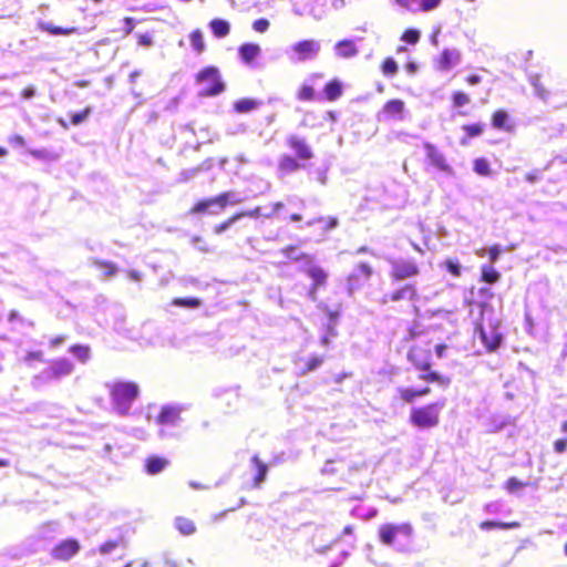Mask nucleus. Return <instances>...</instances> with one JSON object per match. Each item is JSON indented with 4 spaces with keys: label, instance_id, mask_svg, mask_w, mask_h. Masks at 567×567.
I'll return each instance as SVG.
<instances>
[{
    "label": "nucleus",
    "instance_id": "c03bdc74",
    "mask_svg": "<svg viewBox=\"0 0 567 567\" xmlns=\"http://www.w3.org/2000/svg\"><path fill=\"white\" fill-rule=\"evenodd\" d=\"M420 31L416 29H408L401 37V40L409 44H416L420 40Z\"/></svg>",
    "mask_w": 567,
    "mask_h": 567
},
{
    "label": "nucleus",
    "instance_id": "7c9ffc66",
    "mask_svg": "<svg viewBox=\"0 0 567 567\" xmlns=\"http://www.w3.org/2000/svg\"><path fill=\"white\" fill-rule=\"evenodd\" d=\"M175 526L183 535H192L196 530L194 523L185 517H177Z\"/></svg>",
    "mask_w": 567,
    "mask_h": 567
},
{
    "label": "nucleus",
    "instance_id": "37998d69",
    "mask_svg": "<svg viewBox=\"0 0 567 567\" xmlns=\"http://www.w3.org/2000/svg\"><path fill=\"white\" fill-rule=\"evenodd\" d=\"M382 72L385 76H393L398 72V64L392 58H388L382 64Z\"/></svg>",
    "mask_w": 567,
    "mask_h": 567
},
{
    "label": "nucleus",
    "instance_id": "412c9836",
    "mask_svg": "<svg viewBox=\"0 0 567 567\" xmlns=\"http://www.w3.org/2000/svg\"><path fill=\"white\" fill-rule=\"evenodd\" d=\"M305 272L312 279V286L320 288L326 285L328 274L321 267L312 265V261L308 264Z\"/></svg>",
    "mask_w": 567,
    "mask_h": 567
},
{
    "label": "nucleus",
    "instance_id": "0eeeda50",
    "mask_svg": "<svg viewBox=\"0 0 567 567\" xmlns=\"http://www.w3.org/2000/svg\"><path fill=\"white\" fill-rule=\"evenodd\" d=\"M445 406V400L415 408L411 411V423L420 429H430L439 424L440 412Z\"/></svg>",
    "mask_w": 567,
    "mask_h": 567
},
{
    "label": "nucleus",
    "instance_id": "de8ad7c7",
    "mask_svg": "<svg viewBox=\"0 0 567 567\" xmlns=\"http://www.w3.org/2000/svg\"><path fill=\"white\" fill-rule=\"evenodd\" d=\"M240 219V216H237V215H234L233 217H230L229 219H227L226 221L217 225L215 227V233L217 235H220L223 234L224 231H226L227 229H229L236 221H238Z\"/></svg>",
    "mask_w": 567,
    "mask_h": 567
},
{
    "label": "nucleus",
    "instance_id": "4be33fe9",
    "mask_svg": "<svg viewBox=\"0 0 567 567\" xmlns=\"http://www.w3.org/2000/svg\"><path fill=\"white\" fill-rule=\"evenodd\" d=\"M529 83L534 89V94L545 103H549L550 92L545 89L540 82L539 74H529Z\"/></svg>",
    "mask_w": 567,
    "mask_h": 567
},
{
    "label": "nucleus",
    "instance_id": "69168bd1",
    "mask_svg": "<svg viewBox=\"0 0 567 567\" xmlns=\"http://www.w3.org/2000/svg\"><path fill=\"white\" fill-rule=\"evenodd\" d=\"M542 178L539 171L530 172L526 175V181L530 184L538 182Z\"/></svg>",
    "mask_w": 567,
    "mask_h": 567
},
{
    "label": "nucleus",
    "instance_id": "72a5a7b5",
    "mask_svg": "<svg viewBox=\"0 0 567 567\" xmlns=\"http://www.w3.org/2000/svg\"><path fill=\"white\" fill-rule=\"evenodd\" d=\"M29 153L38 158V159H42V161H47V162H53V161H56L58 159V154H55L54 152L52 151H49L47 148H42V150H30Z\"/></svg>",
    "mask_w": 567,
    "mask_h": 567
},
{
    "label": "nucleus",
    "instance_id": "a211bd4d",
    "mask_svg": "<svg viewBox=\"0 0 567 567\" xmlns=\"http://www.w3.org/2000/svg\"><path fill=\"white\" fill-rule=\"evenodd\" d=\"M403 299H408L411 301L417 300V291L414 286L406 285V286L393 291L390 296H384L382 299V303H386L388 300L400 301Z\"/></svg>",
    "mask_w": 567,
    "mask_h": 567
},
{
    "label": "nucleus",
    "instance_id": "680f3d73",
    "mask_svg": "<svg viewBox=\"0 0 567 567\" xmlns=\"http://www.w3.org/2000/svg\"><path fill=\"white\" fill-rule=\"evenodd\" d=\"M491 264H494L497 261L499 255H501V247L498 245L493 246L488 250Z\"/></svg>",
    "mask_w": 567,
    "mask_h": 567
},
{
    "label": "nucleus",
    "instance_id": "338daca9",
    "mask_svg": "<svg viewBox=\"0 0 567 567\" xmlns=\"http://www.w3.org/2000/svg\"><path fill=\"white\" fill-rule=\"evenodd\" d=\"M35 95V87L28 86L22 91V97L25 100H30Z\"/></svg>",
    "mask_w": 567,
    "mask_h": 567
},
{
    "label": "nucleus",
    "instance_id": "aec40b11",
    "mask_svg": "<svg viewBox=\"0 0 567 567\" xmlns=\"http://www.w3.org/2000/svg\"><path fill=\"white\" fill-rule=\"evenodd\" d=\"M333 50L337 56L343 59L353 58L359 53V50L352 40H341L337 42Z\"/></svg>",
    "mask_w": 567,
    "mask_h": 567
},
{
    "label": "nucleus",
    "instance_id": "c9c22d12",
    "mask_svg": "<svg viewBox=\"0 0 567 567\" xmlns=\"http://www.w3.org/2000/svg\"><path fill=\"white\" fill-rule=\"evenodd\" d=\"M94 265L103 272L105 278L113 277L117 271L115 265L112 262L95 260Z\"/></svg>",
    "mask_w": 567,
    "mask_h": 567
},
{
    "label": "nucleus",
    "instance_id": "052dcab7",
    "mask_svg": "<svg viewBox=\"0 0 567 567\" xmlns=\"http://www.w3.org/2000/svg\"><path fill=\"white\" fill-rule=\"evenodd\" d=\"M446 268L454 276H460L461 275V265L458 262H456V261L447 260L446 261Z\"/></svg>",
    "mask_w": 567,
    "mask_h": 567
},
{
    "label": "nucleus",
    "instance_id": "58836bf2",
    "mask_svg": "<svg viewBox=\"0 0 567 567\" xmlns=\"http://www.w3.org/2000/svg\"><path fill=\"white\" fill-rule=\"evenodd\" d=\"M474 172L482 176L491 174L489 163L485 158H476L474 161Z\"/></svg>",
    "mask_w": 567,
    "mask_h": 567
},
{
    "label": "nucleus",
    "instance_id": "f03ea898",
    "mask_svg": "<svg viewBox=\"0 0 567 567\" xmlns=\"http://www.w3.org/2000/svg\"><path fill=\"white\" fill-rule=\"evenodd\" d=\"M74 371V364L66 358L52 360L45 369L33 377L31 383L35 389H40L52 382H58Z\"/></svg>",
    "mask_w": 567,
    "mask_h": 567
},
{
    "label": "nucleus",
    "instance_id": "f257e3e1",
    "mask_svg": "<svg viewBox=\"0 0 567 567\" xmlns=\"http://www.w3.org/2000/svg\"><path fill=\"white\" fill-rule=\"evenodd\" d=\"M413 528L409 523L383 524L379 527L382 544L399 551L406 550L412 540Z\"/></svg>",
    "mask_w": 567,
    "mask_h": 567
},
{
    "label": "nucleus",
    "instance_id": "9d476101",
    "mask_svg": "<svg viewBox=\"0 0 567 567\" xmlns=\"http://www.w3.org/2000/svg\"><path fill=\"white\" fill-rule=\"evenodd\" d=\"M371 276L372 268L365 262H360L347 278L348 295L352 296L357 290L362 288Z\"/></svg>",
    "mask_w": 567,
    "mask_h": 567
},
{
    "label": "nucleus",
    "instance_id": "9b49d317",
    "mask_svg": "<svg viewBox=\"0 0 567 567\" xmlns=\"http://www.w3.org/2000/svg\"><path fill=\"white\" fill-rule=\"evenodd\" d=\"M392 277L396 280H403L414 277L419 274L417 265L410 259H395L391 261Z\"/></svg>",
    "mask_w": 567,
    "mask_h": 567
},
{
    "label": "nucleus",
    "instance_id": "473e14b6",
    "mask_svg": "<svg viewBox=\"0 0 567 567\" xmlns=\"http://www.w3.org/2000/svg\"><path fill=\"white\" fill-rule=\"evenodd\" d=\"M189 39H190V44L196 52H198V53L204 52L205 42H204L203 32L200 30L193 31L190 33Z\"/></svg>",
    "mask_w": 567,
    "mask_h": 567
},
{
    "label": "nucleus",
    "instance_id": "8fccbe9b",
    "mask_svg": "<svg viewBox=\"0 0 567 567\" xmlns=\"http://www.w3.org/2000/svg\"><path fill=\"white\" fill-rule=\"evenodd\" d=\"M322 363H323L322 357H318V355L311 357L307 362V368L303 371V373H308V372L317 370Z\"/></svg>",
    "mask_w": 567,
    "mask_h": 567
},
{
    "label": "nucleus",
    "instance_id": "dca6fc26",
    "mask_svg": "<svg viewBox=\"0 0 567 567\" xmlns=\"http://www.w3.org/2000/svg\"><path fill=\"white\" fill-rule=\"evenodd\" d=\"M287 143L289 147L295 151L296 155L300 159H310L313 157V153L310 146L306 143L305 138L299 137L297 135H291L288 137Z\"/></svg>",
    "mask_w": 567,
    "mask_h": 567
},
{
    "label": "nucleus",
    "instance_id": "6e6d98bb",
    "mask_svg": "<svg viewBox=\"0 0 567 567\" xmlns=\"http://www.w3.org/2000/svg\"><path fill=\"white\" fill-rule=\"evenodd\" d=\"M269 25H270L269 21L267 19L261 18V19L256 20L252 23V29L256 32L264 33L269 29Z\"/></svg>",
    "mask_w": 567,
    "mask_h": 567
},
{
    "label": "nucleus",
    "instance_id": "f704fd0d",
    "mask_svg": "<svg viewBox=\"0 0 567 567\" xmlns=\"http://www.w3.org/2000/svg\"><path fill=\"white\" fill-rule=\"evenodd\" d=\"M40 28H41V30L47 31L54 35H66V34H71L72 32H74V29H63L61 27H54L49 22H41Z\"/></svg>",
    "mask_w": 567,
    "mask_h": 567
},
{
    "label": "nucleus",
    "instance_id": "0e129e2a",
    "mask_svg": "<svg viewBox=\"0 0 567 567\" xmlns=\"http://www.w3.org/2000/svg\"><path fill=\"white\" fill-rule=\"evenodd\" d=\"M64 341H65V337L64 336H58V337H54V338L50 339L49 344H50V347L52 349H56L61 344H63Z\"/></svg>",
    "mask_w": 567,
    "mask_h": 567
},
{
    "label": "nucleus",
    "instance_id": "ea45409f",
    "mask_svg": "<svg viewBox=\"0 0 567 567\" xmlns=\"http://www.w3.org/2000/svg\"><path fill=\"white\" fill-rule=\"evenodd\" d=\"M173 305L177 307L198 308L202 301L197 298H175Z\"/></svg>",
    "mask_w": 567,
    "mask_h": 567
},
{
    "label": "nucleus",
    "instance_id": "20e7f679",
    "mask_svg": "<svg viewBox=\"0 0 567 567\" xmlns=\"http://www.w3.org/2000/svg\"><path fill=\"white\" fill-rule=\"evenodd\" d=\"M321 51V43L315 39L298 41L285 50V54L292 64H300L316 60Z\"/></svg>",
    "mask_w": 567,
    "mask_h": 567
},
{
    "label": "nucleus",
    "instance_id": "b1692460",
    "mask_svg": "<svg viewBox=\"0 0 567 567\" xmlns=\"http://www.w3.org/2000/svg\"><path fill=\"white\" fill-rule=\"evenodd\" d=\"M209 25H210V29H212L213 33L217 38H225L226 35L229 34L230 24L226 20L214 19V20L210 21Z\"/></svg>",
    "mask_w": 567,
    "mask_h": 567
},
{
    "label": "nucleus",
    "instance_id": "7ed1b4c3",
    "mask_svg": "<svg viewBox=\"0 0 567 567\" xmlns=\"http://www.w3.org/2000/svg\"><path fill=\"white\" fill-rule=\"evenodd\" d=\"M138 394V386L133 382H116L111 386L112 405L121 414H126Z\"/></svg>",
    "mask_w": 567,
    "mask_h": 567
},
{
    "label": "nucleus",
    "instance_id": "864d4df0",
    "mask_svg": "<svg viewBox=\"0 0 567 567\" xmlns=\"http://www.w3.org/2000/svg\"><path fill=\"white\" fill-rule=\"evenodd\" d=\"M468 102H470V97L467 94H465L463 92H455L453 94V103L455 106L462 107V106L466 105Z\"/></svg>",
    "mask_w": 567,
    "mask_h": 567
},
{
    "label": "nucleus",
    "instance_id": "c85d7f7f",
    "mask_svg": "<svg viewBox=\"0 0 567 567\" xmlns=\"http://www.w3.org/2000/svg\"><path fill=\"white\" fill-rule=\"evenodd\" d=\"M324 93L329 101H336L342 94L341 83L337 80L329 82L324 87Z\"/></svg>",
    "mask_w": 567,
    "mask_h": 567
},
{
    "label": "nucleus",
    "instance_id": "a878e982",
    "mask_svg": "<svg viewBox=\"0 0 567 567\" xmlns=\"http://www.w3.org/2000/svg\"><path fill=\"white\" fill-rule=\"evenodd\" d=\"M251 463L255 466L257 474L255 476V486L258 487L266 478L268 467L262 463L257 455H254Z\"/></svg>",
    "mask_w": 567,
    "mask_h": 567
},
{
    "label": "nucleus",
    "instance_id": "09e8293b",
    "mask_svg": "<svg viewBox=\"0 0 567 567\" xmlns=\"http://www.w3.org/2000/svg\"><path fill=\"white\" fill-rule=\"evenodd\" d=\"M463 130L467 133L470 137L480 136L484 131V125L481 123L464 125Z\"/></svg>",
    "mask_w": 567,
    "mask_h": 567
},
{
    "label": "nucleus",
    "instance_id": "a18cd8bd",
    "mask_svg": "<svg viewBox=\"0 0 567 567\" xmlns=\"http://www.w3.org/2000/svg\"><path fill=\"white\" fill-rule=\"evenodd\" d=\"M92 110L91 107H86L85 110H83L82 112H79V113H73L71 115V122L73 125H80L82 124L83 122H85L89 117V115L91 114Z\"/></svg>",
    "mask_w": 567,
    "mask_h": 567
},
{
    "label": "nucleus",
    "instance_id": "4c0bfd02",
    "mask_svg": "<svg viewBox=\"0 0 567 567\" xmlns=\"http://www.w3.org/2000/svg\"><path fill=\"white\" fill-rule=\"evenodd\" d=\"M508 115L505 111L498 110L493 115V126L501 130H506Z\"/></svg>",
    "mask_w": 567,
    "mask_h": 567
},
{
    "label": "nucleus",
    "instance_id": "5fc2aeb1",
    "mask_svg": "<svg viewBox=\"0 0 567 567\" xmlns=\"http://www.w3.org/2000/svg\"><path fill=\"white\" fill-rule=\"evenodd\" d=\"M298 99L301 101H310L313 99V89L309 85H302L298 92Z\"/></svg>",
    "mask_w": 567,
    "mask_h": 567
},
{
    "label": "nucleus",
    "instance_id": "e433bc0d",
    "mask_svg": "<svg viewBox=\"0 0 567 567\" xmlns=\"http://www.w3.org/2000/svg\"><path fill=\"white\" fill-rule=\"evenodd\" d=\"M282 254L288 259H291V260H299V259L303 258V259L307 260V264H310L312 261V259L309 256L303 255V254H299L298 249L296 247H293V246H289V247L282 249Z\"/></svg>",
    "mask_w": 567,
    "mask_h": 567
},
{
    "label": "nucleus",
    "instance_id": "79ce46f5",
    "mask_svg": "<svg viewBox=\"0 0 567 567\" xmlns=\"http://www.w3.org/2000/svg\"><path fill=\"white\" fill-rule=\"evenodd\" d=\"M400 7L412 11L417 12L421 11V0H394Z\"/></svg>",
    "mask_w": 567,
    "mask_h": 567
},
{
    "label": "nucleus",
    "instance_id": "bb28decb",
    "mask_svg": "<svg viewBox=\"0 0 567 567\" xmlns=\"http://www.w3.org/2000/svg\"><path fill=\"white\" fill-rule=\"evenodd\" d=\"M81 363H86L91 358V349L89 346L75 344L69 349Z\"/></svg>",
    "mask_w": 567,
    "mask_h": 567
},
{
    "label": "nucleus",
    "instance_id": "2f4dec72",
    "mask_svg": "<svg viewBox=\"0 0 567 567\" xmlns=\"http://www.w3.org/2000/svg\"><path fill=\"white\" fill-rule=\"evenodd\" d=\"M499 272L492 264L482 266V279L487 284H495L499 279Z\"/></svg>",
    "mask_w": 567,
    "mask_h": 567
},
{
    "label": "nucleus",
    "instance_id": "6e6552de",
    "mask_svg": "<svg viewBox=\"0 0 567 567\" xmlns=\"http://www.w3.org/2000/svg\"><path fill=\"white\" fill-rule=\"evenodd\" d=\"M425 162L435 168L437 172L443 173L449 177L455 176V171L452 165L447 162L446 156L432 143H424Z\"/></svg>",
    "mask_w": 567,
    "mask_h": 567
},
{
    "label": "nucleus",
    "instance_id": "49530a36",
    "mask_svg": "<svg viewBox=\"0 0 567 567\" xmlns=\"http://www.w3.org/2000/svg\"><path fill=\"white\" fill-rule=\"evenodd\" d=\"M517 526H518L517 523L508 524V523H496V522H492V520H486L481 524V528L485 529V530H488V529H492L495 527L512 528V527H517Z\"/></svg>",
    "mask_w": 567,
    "mask_h": 567
},
{
    "label": "nucleus",
    "instance_id": "ddd939ff",
    "mask_svg": "<svg viewBox=\"0 0 567 567\" xmlns=\"http://www.w3.org/2000/svg\"><path fill=\"white\" fill-rule=\"evenodd\" d=\"M405 104L402 100H390L388 101L382 111L378 114L379 121L385 120H403V113Z\"/></svg>",
    "mask_w": 567,
    "mask_h": 567
},
{
    "label": "nucleus",
    "instance_id": "bf43d9fd",
    "mask_svg": "<svg viewBox=\"0 0 567 567\" xmlns=\"http://www.w3.org/2000/svg\"><path fill=\"white\" fill-rule=\"evenodd\" d=\"M442 0H421V11H430L440 6Z\"/></svg>",
    "mask_w": 567,
    "mask_h": 567
},
{
    "label": "nucleus",
    "instance_id": "4468645a",
    "mask_svg": "<svg viewBox=\"0 0 567 567\" xmlns=\"http://www.w3.org/2000/svg\"><path fill=\"white\" fill-rule=\"evenodd\" d=\"M80 550V544L75 539H66L61 542L52 549V557L59 560H69Z\"/></svg>",
    "mask_w": 567,
    "mask_h": 567
},
{
    "label": "nucleus",
    "instance_id": "39448f33",
    "mask_svg": "<svg viewBox=\"0 0 567 567\" xmlns=\"http://www.w3.org/2000/svg\"><path fill=\"white\" fill-rule=\"evenodd\" d=\"M200 85L199 96H216L225 91V83L221 80L219 70L215 66L203 69L196 76Z\"/></svg>",
    "mask_w": 567,
    "mask_h": 567
},
{
    "label": "nucleus",
    "instance_id": "1a4fd4ad",
    "mask_svg": "<svg viewBox=\"0 0 567 567\" xmlns=\"http://www.w3.org/2000/svg\"><path fill=\"white\" fill-rule=\"evenodd\" d=\"M241 202L243 198L237 192H225L216 197L197 203L190 209V214H202V212L208 210L209 206H217L218 210H223L227 205H237Z\"/></svg>",
    "mask_w": 567,
    "mask_h": 567
},
{
    "label": "nucleus",
    "instance_id": "f8f14e48",
    "mask_svg": "<svg viewBox=\"0 0 567 567\" xmlns=\"http://www.w3.org/2000/svg\"><path fill=\"white\" fill-rule=\"evenodd\" d=\"M181 409L175 405H166L162 408V411L157 417V423L162 426H176L181 420ZM159 435L166 437L169 434L166 433L165 429L159 430Z\"/></svg>",
    "mask_w": 567,
    "mask_h": 567
},
{
    "label": "nucleus",
    "instance_id": "774afa93",
    "mask_svg": "<svg viewBox=\"0 0 567 567\" xmlns=\"http://www.w3.org/2000/svg\"><path fill=\"white\" fill-rule=\"evenodd\" d=\"M333 461H327L322 467V473L323 474H328V475H331V474H334L336 473V470L333 468Z\"/></svg>",
    "mask_w": 567,
    "mask_h": 567
},
{
    "label": "nucleus",
    "instance_id": "393cba45",
    "mask_svg": "<svg viewBox=\"0 0 567 567\" xmlns=\"http://www.w3.org/2000/svg\"><path fill=\"white\" fill-rule=\"evenodd\" d=\"M260 105V101L252 99H241L235 102L234 107L238 113H248L258 109Z\"/></svg>",
    "mask_w": 567,
    "mask_h": 567
},
{
    "label": "nucleus",
    "instance_id": "4d7b16f0",
    "mask_svg": "<svg viewBox=\"0 0 567 567\" xmlns=\"http://www.w3.org/2000/svg\"><path fill=\"white\" fill-rule=\"evenodd\" d=\"M328 315H329V323L327 326V329L329 330V333H331L332 337H336L337 332L334 329V324L337 322L339 313L337 311L333 312V311L328 310Z\"/></svg>",
    "mask_w": 567,
    "mask_h": 567
},
{
    "label": "nucleus",
    "instance_id": "13d9d810",
    "mask_svg": "<svg viewBox=\"0 0 567 567\" xmlns=\"http://www.w3.org/2000/svg\"><path fill=\"white\" fill-rule=\"evenodd\" d=\"M236 215L240 216V219L243 217L258 218V217H262V209H261V207H256L251 210L241 212Z\"/></svg>",
    "mask_w": 567,
    "mask_h": 567
},
{
    "label": "nucleus",
    "instance_id": "423d86ee",
    "mask_svg": "<svg viewBox=\"0 0 567 567\" xmlns=\"http://www.w3.org/2000/svg\"><path fill=\"white\" fill-rule=\"evenodd\" d=\"M431 354L427 351H424L420 348H413L408 353L409 361L419 369L422 373L420 374V379L426 382H439L441 384H449V380L436 372H431V363H430Z\"/></svg>",
    "mask_w": 567,
    "mask_h": 567
},
{
    "label": "nucleus",
    "instance_id": "f3484780",
    "mask_svg": "<svg viewBox=\"0 0 567 567\" xmlns=\"http://www.w3.org/2000/svg\"><path fill=\"white\" fill-rule=\"evenodd\" d=\"M461 63V53L456 49H445L437 60L441 71H449Z\"/></svg>",
    "mask_w": 567,
    "mask_h": 567
},
{
    "label": "nucleus",
    "instance_id": "a19ab883",
    "mask_svg": "<svg viewBox=\"0 0 567 567\" xmlns=\"http://www.w3.org/2000/svg\"><path fill=\"white\" fill-rule=\"evenodd\" d=\"M398 392L403 401L406 403H412L417 396V390L412 388H399Z\"/></svg>",
    "mask_w": 567,
    "mask_h": 567
},
{
    "label": "nucleus",
    "instance_id": "603ef678",
    "mask_svg": "<svg viewBox=\"0 0 567 567\" xmlns=\"http://www.w3.org/2000/svg\"><path fill=\"white\" fill-rule=\"evenodd\" d=\"M22 360L28 365H31L33 361H42L43 353H42V351H30L23 357Z\"/></svg>",
    "mask_w": 567,
    "mask_h": 567
},
{
    "label": "nucleus",
    "instance_id": "2eb2a0df",
    "mask_svg": "<svg viewBox=\"0 0 567 567\" xmlns=\"http://www.w3.org/2000/svg\"><path fill=\"white\" fill-rule=\"evenodd\" d=\"M478 333L483 344L488 351H495L503 340L502 333L498 331L497 327L492 324L488 328L481 326Z\"/></svg>",
    "mask_w": 567,
    "mask_h": 567
},
{
    "label": "nucleus",
    "instance_id": "e2e57ef3",
    "mask_svg": "<svg viewBox=\"0 0 567 567\" xmlns=\"http://www.w3.org/2000/svg\"><path fill=\"white\" fill-rule=\"evenodd\" d=\"M554 446H555V452L564 453L567 450V440L566 439L557 440L555 442Z\"/></svg>",
    "mask_w": 567,
    "mask_h": 567
},
{
    "label": "nucleus",
    "instance_id": "c756f323",
    "mask_svg": "<svg viewBox=\"0 0 567 567\" xmlns=\"http://www.w3.org/2000/svg\"><path fill=\"white\" fill-rule=\"evenodd\" d=\"M125 540L124 537L120 536L116 539L107 540L104 544L100 546V553L102 555H109L113 553L118 547H125Z\"/></svg>",
    "mask_w": 567,
    "mask_h": 567
},
{
    "label": "nucleus",
    "instance_id": "3c124183",
    "mask_svg": "<svg viewBox=\"0 0 567 567\" xmlns=\"http://www.w3.org/2000/svg\"><path fill=\"white\" fill-rule=\"evenodd\" d=\"M526 484H524L523 482L518 481L516 477H511L507 482H506V489L509 492V493H516L517 491H519L520 488H523Z\"/></svg>",
    "mask_w": 567,
    "mask_h": 567
},
{
    "label": "nucleus",
    "instance_id": "cd10ccee",
    "mask_svg": "<svg viewBox=\"0 0 567 567\" xmlns=\"http://www.w3.org/2000/svg\"><path fill=\"white\" fill-rule=\"evenodd\" d=\"M279 169L285 173H293L300 168V164L289 155H284L279 159Z\"/></svg>",
    "mask_w": 567,
    "mask_h": 567
},
{
    "label": "nucleus",
    "instance_id": "5701e85b",
    "mask_svg": "<svg viewBox=\"0 0 567 567\" xmlns=\"http://www.w3.org/2000/svg\"><path fill=\"white\" fill-rule=\"evenodd\" d=\"M168 465V461L163 457L152 456L146 461V472L151 475H155L165 470Z\"/></svg>",
    "mask_w": 567,
    "mask_h": 567
},
{
    "label": "nucleus",
    "instance_id": "6ab92c4d",
    "mask_svg": "<svg viewBox=\"0 0 567 567\" xmlns=\"http://www.w3.org/2000/svg\"><path fill=\"white\" fill-rule=\"evenodd\" d=\"M238 54L245 64L251 65L260 56L261 48L256 43H244L239 47Z\"/></svg>",
    "mask_w": 567,
    "mask_h": 567
}]
</instances>
